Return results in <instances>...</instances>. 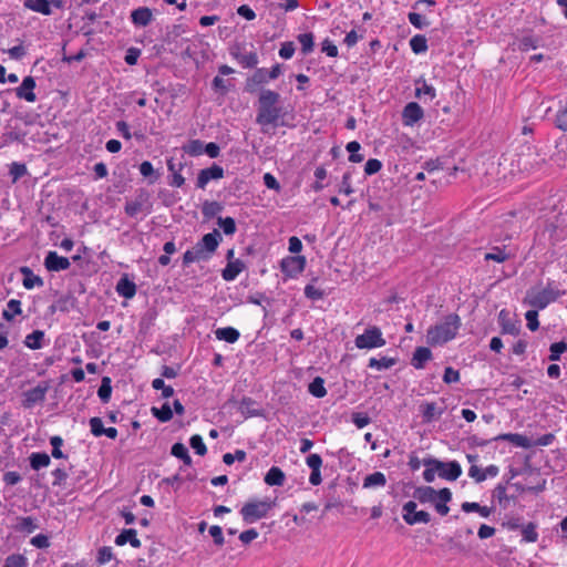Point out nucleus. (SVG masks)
<instances>
[{
	"instance_id": "nucleus-31",
	"label": "nucleus",
	"mask_w": 567,
	"mask_h": 567,
	"mask_svg": "<svg viewBox=\"0 0 567 567\" xmlns=\"http://www.w3.org/2000/svg\"><path fill=\"white\" fill-rule=\"evenodd\" d=\"M224 206L221 203L216 200H205L202 205V214L206 220H210L216 217L221 210Z\"/></svg>"
},
{
	"instance_id": "nucleus-39",
	"label": "nucleus",
	"mask_w": 567,
	"mask_h": 567,
	"mask_svg": "<svg viewBox=\"0 0 567 567\" xmlns=\"http://www.w3.org/2000/svg\"><path fill=\"white\" fill-rule=\"evenodd\" d=\"M298 42L301 44V53L307 55L315 49V35L312 32L300 33L297 37Z\"/></svg>"
},
{
	"instance_id": "nucleus-17",
	"label": "nucleus",
	"mask_w": 567,
	"mask_h": 567,
	"mask_svg": "<svg viewBox=\"0 0 567 567\" xmlns=\"http://www.w3.org/2000/svg\"><path fill=\"white\" fill-rule=\"evenodd\" d=\"M136 284L131 280L127 275H123L115 286L116 292L125 299L134 298L136 295Z\"/></svg>"
},
{
	"instance_id": "nucleus-29",
	"label": "nucleus",
	"mask_w": 567,
	"mask_h": 567,
	"mask_svg": "<svg viewBox=\"0 0 567 567\" xmlns=\"http://www.w3.org/2000/svg\"><path fill=\"white\" fill-rule=\"evenodd\" d=\"M439 494V489L430 485H423L415 487L413 492V498L419 501L421 504H429L431 496H436Z\"/></svg>"
},
{
	"instance_id": "nucleus-51",
	"label": "nucleus",
	"mask_w": 567,
	"mask_h": 567,
	"mask_svg": "<svg viewBox=\"0 0 567 567\" xmlns=\"http://www.w3.org/2000/svg\"><path fill=\"white\" fill-rule=\"evenodd\" d=\"M316 281H318V277H315L311 280V282H316ZM303 293H305L306 298H308L312 301L321 300L324 297V291L316 288L313 286V284H308L303 289Z\"/></svg>"
},
{
	"instance_id": "nucleus-28",
	"label": "nucleus",
	"mask_w": 567,
	"mask_h": 567,
	"mask_svg": "<svg viewBox=\"0 0 567 567\" xmlns=\"http://www.w3.org/2000/svg\"><path fill=\"white\" fill-rule=\"evenodd\" d=\"M286 481V474L278 466H271L264 477L268 486H282Z\"/></svg>"
},
{
	"instance_id": "nucleus-54",
	"label": "nucleus",
	"mask_w": 567,
	"mask_h": 567,
	"mask_svg": "<svg viewBox=\"0 0 567 567\" xmlns=\"http://www.w3.org/2000/svg\"><path fill=\"white\" fill-rule=\"evenodd\" d=\"M21 302L16 299L9 300L7 308L3 310L2 316L6 320H12L17 315L21 312Z\"/></svg>"
},
{
	"instance_id": "nucleus-4",
	"label": "nucleus",
	"mask_w": 567,
	"mask_h": 567,
	"mask_svg": "<svg viewBox=\"0 0 567 567\" xmlns=\"http://www.w3.org/2000/svg\"><path fill=\"white\" fill-rule=\"evenodd\" d=\"M275 506V501L269 498L252 499L246 502L239 511L243 522L245 524H254L268 516L269 512Z\"/></svg>"
},
{
	"instance_id": "nucleus-46",
	"label": "nucleus",
	"mask_w": 567,
	"mask_h": 567,
	"mask_svg": "<svg viewBox=\"0 0 567 567\" xmlns=\"http://www.w3.org/2000/svg\"><path fill=\"white\" fill-rule=\"evenodd\" d=\"M113 176L117 179V184L115 185L116 187H118L121 184L125 185L127 182H130V168L127 163L118 164L113 171Z\"/></svg>"
},
{
	"instance_id": "nucleus-11",
	"label": "nucleus",
	"mask_w": 567,
	"mask_h": 567,
	"mask_svg": "<svg viewBox=\"0 0 567 567\" xmlns=\"http://www.w3.org/2000/svg\"><path fill=\"white\" fill-rule=\"evenodd\" d=\"M439 477L446 481H456L462 475V467L457 461L443 462L436 458Z\"/></svg>"
},
{
	"instance_id": "nucleus-57",
	"label": "nucleus",
	"mask_w": 567,
	"mask_h": 567,
	"mask_svg": "<svg viewBox=\"0 0 567 567\" xmlns=\"http://www.w3.org/2000/svg\"><path fill=\"white\" fill-rule=\"evenodd\" d=\"M189 445L196 454L204 456L207 453V446L199 434H194L189 439Z\"/></svg>"
},
{
	"instance_id": "nucleus-55",
	"label": "nucleus",
	"mask_w": 567,
	"mask_h": 567,
	"mask_svg": "<svg viewBox=\"0 0 567 567\" xmlns=\"http://www.w3.org/2000/svg\"><path fill=\"white\" fill-rule=\"evenodd\" d=\"M485 260H493L496 262H504L509 258V255L506 252L505 248L493 247L492 251L485 254Z\"/></svg>"
},
{
	"instance_id": "nucleus-38",
	"label": "nucleus",
	"mask_w": 567,
	"mask_h": 567,
	"mask_svg": "<svg viewBox=\"0 0 567 567\" xmlns=\"http://www.w3.org/2000/svg\"><path fill=\"white\" fill-rule=\"evenodd\" d=\"M70 471H71V478H70V484H69L70 489L74 491V489L82 488L86 481L87 472L85 470L74 471L73 466L70 467Z\"/></svg>"
},
{
	"instance_id": "nucleus-25",
	"label": "nucleus",
	"mask_w": 567,
	"mask_h": 567,
	"mask_svg": "<svg viewBox=\"0 0 567 567\" xmlns=\"http://www.w3.org/2000/svg\"><path fill=\"white\" fill-rule=\"evenodd\" d=\"M35 86V82L32 76H27L21 85L17 87V96L20 99H24L28 102L35 101V93L33 92Z\"/></svg>"
},
{
	"instance_id": "nucleus-10",
	"label": "nucleus",
	"mask_w": 567,
	"mask_h": 567,
	"mask_svg": "<svg viewBox=\"0 0 567 567\" xmlns=\"http://www.w3.org/2000/svg\"><path fill=\"white\" fill-rule=\"evenodd\" d=\"M224 174V168L220 165L213 163L212 166L199 171L196 179V187L205 189L210 181L221 179Z\"/></svg>"
},
{
	"instance_id": "nucleus-44",
	"label": "nucleus",
	"mask_w": 567,
	"mask_h": 567,
	"mask_svg": "<svg viewBox=\"0 0 567 567\" xmlns=\"http://www.w3.org/2000/svg\"><path fill=\"white\" fill-rule=\"evenodd\" d=\"M410 48L415 54L425 53L429 49L426 37L423 34H415L410 40Z\"/></svg>"
},
{
	"instance_id": "nucleus-34",
	"label": "nucleus",
	"mask_w": 567,
	"mask_h": 567,
	"mask_svg": "<svg viewBox=\"0 0 567 567\" xmlns=\"http://www.w3.org/2000/svg\"><path fill=\"white\" fill-rule=\"evenodd\" d=\"M64 4H65L64 0H38L37 11H38V13L49 16L52 13V7H54L56 9H63Z\"/></svg>"
},
{
	"instance_id": "nucleus-2",
	"label": "nucleus",
	"mask_w": 567,
	"mask_h": 567,
	"mask_svg": "<svg viewBox=\"0 0 567 567\" xmlns=\"http://www.w3.org/2000/svg\"><path fill=\"white\" fill-rule=\"evenodd\" d=\"M462 326L457 313H450L444 317L442 323L431 326L426 331V341L430 346H443L453 340Z\"/></svg>"
},
{
	"instance_id": "nucleus-21",
	"label": "nucleus",
	"mask_w": 567,
	"mask_h": 567,
	"mask_svg": "<svg viewBox=\"0 0 567 567\" xmlns=\"http://www.w3.org/2000/svg\"><path fill=\"white\" fill-rule=\"evenodd\" d=\"M127 543H130L133 548H140L142 546L141 540L137 538V532L134 528L123 529L115 537V544L117 546H124Z\"/></svg>"
},
{
	"instance_id": "nucleus-13",
	"label": "nucleus",
	"mask_w": 567,
	"mask_h": 567,
	"mask_svg": "<svg viewBox=\"0 0 567 567\" xmlns=\"http://www.w3.org/2000/svg\"><path fill=\"white\" fill-rule=\"evenodd\" d=\"M424 116V111L416 102H409L402 111V123L404 126H413Z\"/></svg>"
},
{
	"instance_id": "nucleus-6",
	"label": "nucleus",
	"mask_w": 567,
	"mask_h": 567,
	"mask_svg": "<svg viewBox=\"0 0 567 567\" xmlns=\"http://www.w3.org/2000/svg\"><path fill=\"white\" fill-rule=\"evenodd\" d=\"M250 51H246V43L235 42L229 48V54L245 69H254L259 60L252 43Z\"/></svg>"
},
{
	"instance_id": "nucleus-37",
	"label": "nucleus",
	"mask_w": 567,
	"mask_h": 567,
	"mask_svg": "<svg viewBox=\"0 0 567 567\" xmlns=\"http://www.w3.org/2000/svg\"><path fill=\"white\" fill-rule=\"evenodd\" d=\"M415 84H416L415 96L417 99H421L422 95H427L431 101L436 97L435 89L432 85L427 84L424 79L416 80Z\"/></svg>"
},
{
	"instance_id": "nucleus-20",
	"label": "nucleus",
	"mask_w": 567,
	"mask_h": 567,
	"mask_svg": "<svg viewBox=\"0 0 567 567\" xmlns=\"http://www.w3.org/2000/svg\"><path fill=\"white\" fill-rule=\"evenodd\" d=\"M245 268L246 265L241 259L229 260L226 267L221 270V277L225 281H233L243 270H245Z\"/></svg>"
},
{
	"instance_id": "nucleus-30",
	"label": "nucleus",
	"mask_w": 567,
	"mask_h": 567,
	"mask_svg": "<svg viewBox=\"0 0 567 567\" xmlns=\"http://www.w3.org/2000/svg\"><path fill=\"white\" fill-rule=\"evenodd\" d=\"M215 336L218 340L226 341L228 343H235L240 338V332L234 327L218 328L215 331Z\"/></svg>"
},
{
	"instance_id": "nucleus-23",
	"label": "nucleus",
	"mask_w": 567,
	"mask_h": 567,
	"mask_svg": "<svg viewBox=\"0 0 567 567\" xmlns=\"http://www.w3.org/2000/svg\"><path fill=\"white\" fill-rule=\"evenodd\" d=\"M439 499L435 504V511L441 516H446L450 512L449 503L452 501V492L449 487H443L439 489V494L436 495Z\"/></svg>"
},
{
	"instance_id": "nucleus-5",
	"label": "nucleus",
	"mask_w": 567,
	"mask_h": 567,
	"mask_svg": "<svg viewBox=\"0 0 567 567\" xmlns=\"http://www.w3.org/2000/svg\"><path fill=\"white\" fill-rule=\"evenodd\" d=\"M151 194L145 188H140L136 192L133 200H127L124 205V212L128 217H136L140 213L144 212L145 215L151 214L153 205L150 202Z\"/></svg>"
},
{
	"instance_id": "nucleus-56",
	"label": "nucleus",
	"mask_w": 567,
	"mask_h": 567,
	"mask_svg": "<svg viewBox=\"0 0 567 567\" xmlns=\"http://www.w3.org/2000/svg\"><path fill=\"white\" fill-rule=\"evenodd\" d=\"M63 439L59 435L51 436L50 444L52 445L51 455L54 458H66V455L62 452Z\"/></svg>"
},
{
	"instance_id": "nucleus-12",
	"label": "nucleus",
	"mask_w": 567,
	"mask_h": 567,
	"mask_svg": "<svg viewBox=\"0 0 567 567\" xmlns=\"http://www.w3.org/2000/svg\"><path fill=\"white\" fill-rule=\"evenodd\" d=\"M498 324L502 334L518 336L520 332V322L511 317L507 309H502L498 312Z\"/></svg>"
},
{
	"instance_id": "nucleus-53",
	"label": "nucleus",
	"mask_w": 567,
	"mask_h": 567,
	"mask_svg": "<svg viewBox=\"0 0 567 567\" xmlns=\"http://www.w3.org/2000/svg\"><path fill=\"white\" fill-rule=\"evenodd\" d=\"M346 150L350 153L349 161L352 163H361L364 156L359 153L361 145L357 141H351L347 144Z\"/></svg>"
},
{
	"instance_id": "nucleus-48",
	"label": "nucleus",
	"mask_w": 567,
	"mask_h": 567,
	"mask_svg": "<svg viewBox=\"0 0 567 567\" xmlns=\"http://www.w3.org/2000/svg\"><path fill=\"white\" fill-rule=\"evenodd\" d=\"M567 351V342L561 340L558 342H554L549 347V355L548 360L556 362L560 360L563 353Z\"/></svg>"
},
{
	"instance_id": "nucleus-47",
	"label": "nucleus",
	"mask_w": 567,
	"mask_h": 567,
	"mask_svg": "<svg viewBox=\"0 0 567 567\" xmlns=\"http://www.w3.org/2000/svg\"><path fill=\"white\" fill-rule=\"evenodd\" d=\"M35 528L32 517H19L17 518L13 529L18 533L30 534Z\"/></svg>"
},
{
	"instance_id": "nucleus-33",
	"label": "nucleus",
	"mask_w": 567,
	"mask_h": 567,
	"mask_svg": "<svg viewBox=\"0 0 567 567\" xmlns=\"http://www.w3.org/2000/svg\"><path fill=\"white\" fill-rule=\"evenodd\" d=\"M386 484V477L382 472H373L363 480V488L383 487Z\"/></svg>"
},
{
	"instance_id": "nucleus-18",
	"label": "nucleus",
	"mask_w": 567,
	"mask_h": 567,
	"mask_svg": "<svg viewBox=\"0 0 567 567\" xmlns=\"http://www.w3.org/2000/svg\"><path fill=\"white\" fill-rule=\"evenodd\" d=\"M221 240L220 233L214 229L212 233L205 234L197 243L204 247L206 252L214 255Z\"/></svg>"
},
{
	"instance_id": "nucleus-52",
	"label": "nucleus",
	"mask_w": 567,
	"mask_h": 567,
	"mask_svg": "<svg viewBox=\"0 0 567 567\" xmlns=\"http://www.w3.org/2000/svg\"><path fill=\"white\" fill-rule=\"evenodd\" d=\"M537 525L533 522H529L527 525H523L522 535L523 540L527 543H535L538 539V533L536 530Z\"/></svg>"
},
{
	"instance_id": "nucleus-9",
	"label": "nucleus",
	"mask_w": 567,
	"mask_h": 567,
	"mask_svg": "<svg viewBox=\"0 0 567 567\" xmlns=\"http://www.w3.org/2000/svg\"><path fill=\"white\" fill-rule=\"evenodd\" d=\"M416 507L417 504L415 501H409L403 504V520L410 526L416 524H429L431 522V515L425 511H416Z\"/></svg>"
},
{
	"instance_id": "nucleus-16",
	"label": "nucleus",
	"mask_w": 567,
	"mask_h": 567,
	"mask_svg": "<svg viewBox=\"0 0 567 567\" xmlns=\"http://www.w3.org/2000/svg\"><path fill=\"white\" fill-rule=\"evenodd\" d=\"M131 22L135 27L145 28L153 21V11L148 7H138L131 11Z\"/></svg>"
},
{
	"instance_id": "nucleus-27",
	"label": "nucleus",
	"mask_w": 567,
	"mask_h": 567,
	"mask_svg": "<svg viewBox=\"0 0 567 567\" xmlns=\"http://www.w3.org/2000/svg\"><path fill=\"white\" fill-rule=\"evenodd\" d=\"M540 37L534 35L532 32H528L517 39V48L522 52H527L529 50L537 49L540 45Z\"/></svg>"
},
{
	"instance_id": "nucleus-42",
	"label": "nucleus",
	"mask_w": 567,
	"mask_h": 567,
	"mask_svg": "<svg viewBox=\"0 0 567 567\" xmlns=\"http://www.w3.org/2000/svg\"><path fill=\"white\" fill-rule=\"evenodd\" d=\"M396 359L391 357H381L380 359L371 358L369 360L368 367L371 369H377L379 371L390 369L396 364Z\"/></svg>"
},
{
	"instance_id": "nucleus-7",
	"label": "nucleus",
	"mask_w": 567,
	"mask_h": 567,
	"mask_svg": "<svg viewBox=\"0 0 567 567\" xmlns=\"http://www.w3.org/2000/svg\"><path fill=\"white\" fill-rule=\"evenodd\" d=\"M385 343L382 331L377 326L365 329L362 334L357 336L354 339V344L358 349L381 348L385 346Z\"/></svg>"
},
{
	"instance_id": "nucleus-62",
	"label": "nucleus",
	"mask_w": 567,
	"mask_h": 567,
	"mask_svg": "<svg viewBox=\"0 0 567 567\" xmlns=\"http://www.w3.org/2000/svg\"><path fill=\"white\" fill-rule=\"evenodd\" d=\"M538 310L539 309H532L526 311L525 319L527 321V328L530 331H536L539 328V320H538Z\"/></svg>"
},
{
	"instance_id": "nucleus-19",
	"label": "nucleus",
	"mask_w": 567,
	"mask_h": 567,
	"mask_svg": "<svg viewBox=\"0 0 567 567\" xmlns=\"http://www.w3.org/2000/svg\"><path fill=\"white\" fill-rule=\"evenodd\" d=\"M493 440L508 441V442L513 443L515 446L523 447V449L533 447V441L529 440L526 435H523L519 433H503L497 436H494Z\"/></svg>"
},
{
	"instance_id": "nucleus-1",
	"label": "nucleus",
	"mask_w": 567,
	"mask_h": 567,
	"mask_svg": "<svg viewBox=\"0 0 567 567\" xmlns=\"http://www.w3.org/2000/svg\"><path fill=\"white\" fill-rule=\"evenodd\" d=\"M280 94L269 89H262L258 99L256 123L260 126L284 125V109L279 105Z\"/></svg>"
},
{
	"instance_id": "nucleus-36",
	"label": "nucleus",
	"mask_w": 567,
	"mask_h": 567,
	"mask_svg": "<svg viewBox=\"0 0 567 567\" xmlns=\"http://www.w3.org/2000/svg\"><path fill=\"white\" fill-rule=\"evenodd\" d=\"M151 413L162 423L169 422L173 419V409L167 402H165L161 408L152 406Z\"/></svg>"
},
{
	"instance_id": "nucleus-64",
	"label": "nucleus",
	"mask_w": 567,
	"mask_h": 567,
	"mask_svg": "<svg viewBox=\"0 0 567 567\" xmlns=\"http://www.w3.org/2000/svg\"><path fill=\"white\" fill-rule=\"evenodd\" d=\"M3 567H27V559L22 555H10L7 557Z\"/></svg>"
},
{
	"instance_id": "nucleus-41",
	"label": "nucleus",
	"mask_w": 567,
	"mask_h": 567,
	"mask_svg": "<svg viewBox=\"0 0 567 567\" xmlns=\"http://www.w3.org/2000/svg\"><path fill=\"white\" fill-rule=\"evenodd\" d=\"M308 392L317 399H321L327 395L324 388V380L321 377H316L308 385Z\"/></svg>"
},
{
	"instance_id": "nucleus-40",
	"label": "nucleus",
	"mask_w": 567,
	"mask_h": 567,
	"mask_svg": "<svg viewBox=\"0 0 567 567\" xmlns=\"http://www.w3.org/2000/svg\"><path fill=\"white\" fill-rule=\"evenodd\" d=\"M436 458L429 456L423 458V465L425 466V470L423 472V478L426 483H432L435 480V474H437L436 468Z\"/></svg>"
},
{
	"instance_id": "nucleus-61",
	"label": "nucleus",
	"mask_w": 567,
	"mask_h": 567,
	"mask_svg": "<svg viewBox=\"0 0 567 567\" xmlns=\"http://www.w3.org/2000/svg\"><path fill=\"white\" fill-rule=\"evenodd\" d=\"M113 557L114 556H113L112 548L109 546H103L97 550L96 564L99 567L103 566V565L107 564L109 561H111L113 559Z\"/></svg>"
},
{
	"instance_id": "nucleus-60",
	"label": "nucleus",
	"mask_w": 567,
	"mask_h": 567,
	"mask_svg": "<svg viewBox=\"0 0 567 567\" xmlns=\"http://www.w3.org/2000/svg\"><path fill=\"white\" fill-rule=\"evenodd\" d=\"M184 151L190 156H199L204 153V143L200 140H192L184 146Z\"/></svg>"
},
{
	"instance_id": "nucleus-43",
	"label": "nucleus",
	"mask_w": 567,
	"mask_h": 567,
	"mask_svg": "<svg viewBox=\"0 0 567 567\" xmlns=\"http://www.w3.org/2000/svg\"><path fill=\"white\" fill-rule=\"evenodd\" d=\"M140 173L143 177L148 179V184H154L161 176V174L154 169L150 161H144L140 164Z\"/></svg>"
},
{
	"instance_id": "nucleus-49",
	"label": "nucleus",
	"mask_w": 567,
	"mask_h": 567,
	"mask_svg": "<svg viewBox=\"0 0 567 567\" xmlns=\"http://www.w3.org/2000/svg\"><path fill=\"white\" fill-rule=\"evenodd\" d=\"M217 224L226 236H233L236 230V221L233 217H218Z\"/></svg>"
},
{
	"instance_id": "nucleus-8",
	"label": "nucleus",
	"mask_w": 567,
	"mask_h": 567,
	"mask_svg": "<svg viewBox=\"0 0 567 567\" xmlns=\"http://www.w3.org/2000/svg\"><path fill=\"white\" fill-rule=\"evenodd\" d=\"M307 259L302 255L286 256L280 260V271L286 278H297L306 268Z\"/></svg>"
},
{
	"instance_id": "nucleus-24",
	"label": "nucleus",
	"mask_w": 567,
	"mask_h": 567,
	"mask_svg": "<svg viewBox=\"0 0 567 567\" xmlns=\"http://www.w3.org/2000/svg\"><path fill=\"white\" fill-rule=\"evenodd\" d=\"M257 405V401L254 400L250 396H244L239 401L238 410L240 413L245 416V419L252 417V416H261L262 410L261 409H255L254 406Z\"/></svg>"
},
{
	"instance_id": "nucleus-45",
	"label": "nucleus",
	"mask_w": 567,
	"mask_h": 567,
	"mask_svg": "<svg viewBox=\"0 0 567 567\" xmlns=\"http://www.w3.org/2000/svg\"><path fill=\"white\" fill-rule=\"evenodd\" d=\"M97 395L103 403H107L112 395V380L110 377H103L101 385L97 390Z\"/></svg>"
},
{
	"instance_id": "nucleus-15",
	"label": "nucleus",
	"mask_w": 567,
	"mask_h": 567,
	"mask_svg": "<svg viewBox=\"0 0 567 567\" xmlns=\"http://www.w3.org/2000/svg\"><path fill=\"white\" fill-rule=\"evenodd\" d=\"M268 81H269V78L267 74V69H265V68L256 69V71L252 73V75L246 80L245 91L247 93L252 94L258 90V87L260 85L267 83Z\"/></svg>"
},
{
	"instance_id": "nucleus-32",
	"label": "nucleus",
	"mask_w": 567,
	"mask_h": 567,
	"mask_svg": "<svg viewBox=\"0 0 567 567\" xmlns=\"http://www.w3.org/2000/svg\"><path fill=\"white\" fill-rule=\"evenodd\" d=\"M234 87V79L225 80L223 76H215L212 81V89L219 95H226Z\"/></svg>"
},
{
	"instance_id": "nucleus-59",
	"label": "nucleus",
	"mask_w": 567,
	"mask_h": 567,
	"mask_svg": "<svg viewBox=\"0 0 567 567\" xmlns=\"http://www.w3.org/2000/svg\"><path fill=\"white\" fill-rule=\"evenodd\" d=\"M316 182L311 185L312 190L320 192L326 185L322 184V181L327 177V169L323 166H318L315 169Z\"/></svg>"
},
{
	"instance_id": "nucleus-14",
	"label": "nucleus",
	"mask_w": 567,
	"mask_h": 567,
	"mask_svg": "<svg viewBox=\"0 0 567 567\" xmlns=\"http://www.w3.org/2000/svg\"><path fill=\"white\" fill-rule=\"evenodd\" d=\"M70 266L69 258L60 256L56 251H49L44 258V267L50 272L66 270Z\"/></svg>"
},
{
	"instance_id": "nucleus-26",
	"label": "nucleus",
	"mask_w": 567,
	"mask_h": 567,
	"mask_svg": "<svg viewBox=\"0 0 567 567\" xmlns=\"http://www.w3.org/2000/svg\"><path fill=\"white\" fill-rule=\"evenodd\" d=\"M420 412L424 423H431L437 420L442 413L443 409L437 410L435 402H424L420 405Z\"/></svg>"
},
{
	"instance_id": "nucleus-22",
	"label": "nucleus",
	"mask_w": 567,
	"mask_h": 567,
	"mask_svg": "<svg viewBox=\"0 0 567 567\" xmlns=\"http://www.w3.org/2000/svg\"><path fill=\"white\" fill-rule=\"evenodd\" d=\"M432 351L426 347H417L413 352V357L411 359V364L414 369L421 370L424 369L425 363L432 360Z\"/></svg>"
},
{
	"instance_id": "nucleus-35",
	"label": "nucleus",
	"mask_w": 567,
	"mask_h": 567,
	"mask_svg": "<svg viewBox=\"0 0 567 567\" xmlns=\"http://www.w3.org/2000/svg\"><path fill=\"white\" fill-rule=\"evenodd\" d=\"M171 454L183 461L186 466H190L193 461L188 453V449L181 442H176L171 447Z\"/></svg>"
},
{
	"instance_id": "nucleus-63",
	"label": "nucleus",
	"mask_w": 567,
	"mask_h": 567,
	"mask_svg": "<svg viewBox=\"0 0 567 567\" xmlns=\"http://www.w3.org/2000/svg\"><path fill=\"white\" fill-rule=\"evenodd\" d=\"M382 162L378 158H370L365 162L364 174L368 176L379 173L382 168Z\"/></svg>"
},
{
	"instance_id": "nucleus-58",
	"label": "nucleus",
	"mask_w": 567,
	"mask_h": 567,
	"mask_svg": "<svg viewBox=\"0 0 567 567\" xmlns=\"http://www.w3.org/2000/svg\"><path fill=\"white\" fill-rule=\"evenodd\" d=\"M409 22L419 30H423L430 25V21L425 19L422 14L417 12H409L408 14Z\"/></svg>"
},
{
	"instance_id": "nucleus-50",
	"label": "nucleus",
	"mask_w": 567,
	"mask_h": 567,
	"mask_svg": "<svg viewBox=\"0 0 567 567\" xmlns=\"http://www.w3.org/2000/svg\"><path fill=\"white\" fill-rule=\"evenodd\" d=\"M52 476H53V481H52L53 486H59V487L70 489V485H69L70 482H68L69 475L65 472V470L58 467L52 472Z\"/></svg>"
},
{
	"instance_id": "nucleus-3",
	"label": "nucleus",
	"mask_w": 567,
	"mask_h": 567,
	"mask_svg": "<svg viewBox=\"0 0 567 567\" xmlns=\"http://www.w3.org/2000/svg\"><path fill=\"white\" fill-rule=\"evenodd\" d=\"M554 284V281H548L547 286L538 291L528 290L524 302L539 310L545 309L566 293V290L558 289Z\"/></svg>"
}]
</instances>
